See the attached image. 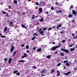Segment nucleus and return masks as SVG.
<instances>
[{
	"mask_svg": "<svg viewBox=\"0 0 77 77\" xmlns=\"http://www.w3.org/2000/svg\"><path fill=\"white\" fill-rule=\"evenodd\" d=\"M47 29V28L45 27V28H44L43 29V30H45Z\"/></svg>",
	"mask_w": 77,
	"mask_h": 77,
	"instance_id": "nucleus-41",
	"label": "nucleus"
},
{
	"mask_svg": "<svg viewBox=\"0 0 77 77\" xmlns=\"http://www.w3.org/2000/svg\"><path fill=\"white\" fill-rule=\"evenodd\" d=\"M21 47H24V45L22 44L21 45Z\"/></svg>",
	"mask_w": 77,
	"mask_h": 77,
	"instance_id": "nucleus-51",
	"label": "nucleus"
},
{
	"mask_svg": "<svg viewBox=\"0 0 77 77\" xmlns=\"http://www.w3.org/2000/svg\"><path fill=\"white\" fill-rule=\"evenodd\" d=\"M60 72H58V76L60 75Z\"/></svg>",
	"mask_w": 77,
	"mask_h": 77,
	"instance_id": "nucleus-45",
	"label": "nucleus"
},
{
	"mask_svg": "<svg viewBox=\"0 0 77 77\" xmlns=\"http://www.w3.org/2000/svg\"><path fill=\"white\" fill-rule=\"evenodd\" d=\"M6 36L4 35H2L1 36V38H5Z\"/></svg>",
	"mask_w": 77,
	"mask_h": 77,
	"instance_id": "nucleus-40",
	"label": "nucleus"
},
{
	"mask_svg": "<svg viewBox=\"0 0 77 77\" xmlns=\"http://www.w3.org/2000/svg\"><path fill=\"white\" fill-rule=\"evenodd\" d=\"M6 17H9V15H8V14H7L6 15Z\"/></svg>",
	"mask_w": 77,
	"mask_h": 77,
	"instance_id": "nucleus-63",
	"label": "nucleus"
},
{
	"mask_svg": "<svg viewBox=\"0 0 77 77\" xmlns=\"http://www.w3.org/2000/svg\"><path fill=\"white\" fill-rule=\"evenodd\" d=\"M39 12H38L39 14H41L42 12V8H40L39 9Z\"/></svg>",
	"mask_w": 77,
	"mask_h": 77,
	"instance_id": "nucleus-6",
	"label": "nucleus"
},
{
	"mask_svg": "<svg viewBox=\"0 0 77 77\" xmlns=\"http://www.w3.org/2000/svg\"><path fill=\"white\" fill-rule=\"evenodd\" d=\"M35 15H32V19L33 20V19H35Z\"/></svg>",
	"mask_w": 77,
	"mask_h": 77,
	"instance_id": "nucleus-25",
	"label": "nucleus"
},
{
	"mask_svg": "<svg viewBox=\"0 0 77 77\" xmlns=\"http://www.w3.org/2000/svg\"><path fill=\"white\" fill-rule=\"evenodd\" d=\"M10 23L11 24H13V23L12 22H10Z\"/></svg>",
	"mask_w": 77,
	"mask_h": 77,
	"instance_id": "nucleus-57",
	"label": "nucleus"
},
{
	"mask_svg": "<svg viewBox=\"0 0 77 77\" xmlns=\"http://www.w3.org/2000/svg\"><path fill=\"white\" fill-rule=\"evenodd\" d=\"M60 33H61V34H62V33H63V31L60 32Z\"/></svg>",
	"mask_w": 77,
	"mask_h": 77,
	"instance_id": "nucleus-46",
	"label": "nucleus"
},
{
	"mask_svg": "<svg viewBox=\"0 0 77 77\" xmlns=\"http://www.w3.org/2000/svg\"><path fill=\"white\" fill-rule=\"evenodd\" d=\"M61 50L62 51H65L66 53H69V51L67 50L66 49H63L62 48H61Z\"/></svg>",
	"mask_w": 77,
	"mask_h": 77,
	"instance_id": "nucleus-1",
	"label": "nucleus"
},
{
	"mask_svg": "<svg viewBox=\"0 0 77 77\" xmlns=\"http://www.w3.org/2000/svg\"><path fill=\"white\" fill-rule=\"evenodd\" d=\"M39 21H40L41 22H43V20L41 19H40L39 20Z\"/></svg>",
	"mask_w": 77,
	"mask_h": 77,
	"instance_id": "nucleus-26",
	"label": "nucleus"
},
{
	"mask_svg": "<svg viewBox=\"0 0 77 77\" xmlns=\"http://www.w3.org/2000/svg\"><path fill=\"white\" fill-rule=\"evenodd\" d=\"M57 48H58V46H56L54 47H52L51 48V50H52L53 51L55 50H56V49Z\"/></svg>",
	"mask_w": 77,
	"mask_h": 77,
	"instance_id": "nucleus-4",
	"label": "nucleus"
},
{
	"mask_svg": "<svg viewBox=\"0 0 77 77\" xmlns=\"http://www.w3.org/2000/svg\"><path fill=\"white\" fill-rule=\"evenodd\" d=\"M20 74V72H18L17 73L16 75H19Z\"/></svg>",
	"mask_w": 77,
	"mask_h": 77,
	"instance_id": "nucleus-30",
	"label": "nucleus"
},
{
	"mask_svg": "<svg viewBox=\"0 0 77 77\" xmlns=\"http://www.w3.org/2000/svg\"><path fill=\"white\" fill-rule=\"evenodd\" d=\"M60 54H61V55L62 56H64V54H63V53H61Z\"/></svg>",
	"mask_w": 77,
	"mask_h": 77,
	"instance_id": "nucleus-34",
	"label": "nucleus"
},
{
	"mask_svg": "<svg viewBox=\"0 0 77 77\" xmlns=\"http://www.w3.org/2000/svg\"><path fill=\"white\" fill-rule=\"evenodd\" d=\"M2 13H3V14H6V12H5L4 11H3Z\"/></svg>",
	"mask_w": 77,
	"mask_h": 77,
	"instance_id": "nucleus-27",
	"label": "nucleus"
},
{
	"mask_svg": "<svg viewBox=\"0 0 77 77\" xmlns=\"http://www.w3.org/2000/svg\"><path fill=\"white\" fill-rule=\"evenodd\" d=\"M51 55H48L47 57V58L48 59H50L51 58Z\"/></svg>",
	"mask_w": 77,
	"mask_h": 77,
	"instance_id": "nucleus-11",
	"label": "nucleus"
},
{
	"mask_svg": "<svg viewBox=\"0 0 77 77\" xmlns=\"http://www.w3.org/2000/svg\"><path fill=\"white\" fill-rule=\"evenodd\" d=\"M51 10H53L54 9V7H52L51 8Z\"/></svg>",
	"mask_w": 77,
	"mask_h": 77,
	"instance_id": "nucleus-33",
	"label": "nucleus"
},
{
	"mask_svg": "<svg viewBox=\"0 0 77 77\" xmlns=\"http://www.w3.org/2000/svg\"><path fill=\"white\" fill-rule=\"evenodd\" d=\"M66 65L67 66H70V64H69V63H66Z\"/></svg>",
	"mask_w": 77,
	"mask_h": 77,
	"instance_id": "nucleus-9",
	"label": "nucleus"
},
{
	"mask_svg": "<svg viewBox=\"0 0 77 77\" xmlns=\"http://www.w3.org/2000/svg\"><path fill=\"white\" fill-rule=\"evenodd\" d=\"M58 13H59L60 14H62V10H60L59 11H58Z\"/></svg>",
	"mask_w": 77,
	"mask_h": 77,
	"instance_id": "nucleus-15",
	"label": "nucleus"
},
{
	"mask_svg": "<svg viewBox=\"0 0 77 77\" xmlns=\"http://www.w3.org/2000/svg\"><path fill=\"white\" fill-rule=\"evenodd\" d=\"M22 27H23V28H25V29H26V27L25 26H24V25L22 24Z\"/></svg>",
	"mask_w": 77,
	"mask_h": 77,
	"instance_id": "nucleus-12",
	"label": "nucleus"
},
{
	"mask_svg": "<svg viewBox=\"0 0 77 77\" xmlns=\"http://www.w3.org/2000/svg\"><path fill=\"white\" fill-rule=\"evenodd\" d=\"M46 14H48V11L46 12Z\"/></svg>",
	"mask_w": 77,
	"mask_h": 77,
	"instance_id": "nucleus-60",
	"label": "nucleus"
},
{
	"mask_svg": "<svg viewBox=\"0 0 77 77\" xmlns=\"http://www.w3.org/2000/svg\"><path fill=\"white\" fill-rule=\"evenodd\" d=\"M44 33V31H41L40 32V34H43Z\"/></svg>",
	"mask_w": 77,
	"mask_h": 77,
	"instance_id": "nucleus-19",
	"label": "nucleus"
},
{
	"mask_svg": "<svg viewBox=\"0 0 77 77\" xmlns=\"http://www.w3.org/2000/svg\"><path fill=\"white\" fill-rule=\"evenodd\" d=\"M24 56L25 57H27V55L26 54V53H24Z\"/></svg>",
	"mask_w": 77,
	"mask_h": 77,
	"instance_id": "nucleus-23",
	"label": "nucleus"
},
{
	"mask_svg": "<svg viewBox=\"0 0 77 77\" xmlns=\"http://www.w3.org/2000/svg\"><path fill=\"white\" fill-rule=\"evenodd\" d=\"M11 5H9L8 7L9 9H11Z\"/></svg>",
	"mask_w": 77,
	"mask_h": 77,
	"instance_id": "nucleus-50",
	"label": "nucleus"
},
{
	"mask_svg": "<svg viewBox=\"0 0 77 77\" xmlns=\"http://www.w3.org/2000/svg\"><path fill=\"white\" fill-rule=\"evenodd\" d=\"M36 4L37 5H39L38 3V2H37L36 3Z\"/></svg>",
	"mask_w": 77,
	"mask_h": 77,
	"instance_id": "nucleus-37",
	"label": "nucleus"
},
{
	"mask_svg": "<svg viewBox=\"0 0 77 77\" xmlns=\"http://www.w3.org/2000/svg\"><path fill=\"white\" fill-rule=\"evenodd\" d=\"M77 11L75 12L74 10H73L72 11V14H73L75 16H76V15H77Z\"/></svg>",
	"mask_w": 77,
	"mask_h": 77,
	"instance_id": "nucleus-2",
	"label": "nucleus"
},
{
	"mask_svg": "<svg viewBox=\"0 0 77 77\" xmlns=\"http://www.w3.org/2000/svg\"><path fill=\"white\" fill-rule=\"evenodd\" d=\"M70 73H71V71H69L68 72L66 73V75H68V74H70Z\"/></svg>",
	"mask_w": 77,
	"mask_h": 77,
	"instance_id": "nucleus-10",
	"label": "nucleus"
},
{
	"mask_svg": "<svg viewBox=\"0 0 77 77\" xmlns=\"http://www.w3.org/2000/svg\"><path fill=\"white\" fill-rule=\"evenodd\" d=\"M16 53V51H15L14 52V54H15Z\"/></svg>",
	"mask_w": 77,
	"mask_h": 77,
	"instance_id": "nucleus-61",
	"label": "nucleus"
},
{
	"mask_svg": "<svg viewBox=\"0 0 77 77\" xmlns=\"http://www.w3.org/2000/svg\"><path fill=\"white\" fill-rule=\"evenodd\" d=\"M61 65H62V63H59L58 64V66H60Z\"/></svg>",
	"mask_w": 77,
	"mask_h": 77,
	"instance_id": "nucleus-36",
	"label": "nucleus"
},
{
	"mask_svg": "<svg viewBox=\"0 0 77 77\" xmlns=\"http://www.w3.org/2000/svg\"><path fill=\"white\" fill-rule=\"evenodd\" d=\"M9 64H11V61L10 60V59L9 60Z\"/></svg>",
	"mask_w": 77,
	"mask_h": 77,
	"instance_id": "nucleus-28",
	"label": "nucleus"
},
{
	"mask_svg": "<svg viewBox=\"0 0 77 77\" xmlns=\"http://www.w3.org/2000/svg\"><path fill=\"white\" fill-rule=\"evenodd\" d=\"M17 72H18V70L15 71L13 72V73H14V74H15V73H17Z\"/></svg>",
	"mask_w": 77,
	"mask_h": 77,
	"instance_id": "nucleus-18",
	"label": "nucleus"
},
{
	"mask_svg": "<svg viewBox=\"0 0 77 77\" xmlns=\"http://www.w3.org/2000/svg\"><path fill=\"white\" fill-rule=\"evenodd\" d=\"M42 30V29H40L38 30V32H41Z\"/></svg>",
	"mask_w": 77,
	"mask_h": 77,
	"instance_id": "nucleus-35",
	"label": "nucleus"
},
{
	"mask_svg": "<svg viewBox=\"0 0 77 77\" xmlns=\"http://www.w3.org/2000/svg\"><path fill=\"white\" fill-rule=\"evenodd\" d=\"M41 51V49L40 48V49H38L37 50V51Z\"/></svg>",
	"mask_w": 77,
	"mask_h": 77,
	"instance_id": "nucleus-24",
	"label": "nucleus"
},
{
	"mask_svg": "<svg viewBox=\"0 0 77 77\" xmlns=\"http://www.w3.org/2000/svg\"><path fill=\"white\" fill-rule=\"evenodd\" d=\"M69 47H72V45H69Z\"/></svg>",
	"mask_w": 77,
	"mask_h": 77,
	"instance_id": "nucleus-42",
	"label": "nucleus"
},
{
	"mask_svg": "<svg viewBox=\"0 0 77 77\" xmlns=\"http://www.w3.org/2000/svg\"><path fill=\"white\" fill-rule=\"evenodd\" d=\"M11 60H11H12V59H11V58H10L9 59V60Z\"/></svg>",
	"mask_w": 77,
	"mask_h": 77,
	"instance_id": "nucleus-52",
	"label": "nucleus"
},
{
	"mask_svg": "<svg viewBox=\"0 0 77 77\" xmlns=\"http://www.w3.org/2000/svg\"><path fill=\"white\" fill-rule=\"evenodd\" d=\"M72 36H74V35H75V34H74V33H72Z\"/></svg>",
	"mask_w": 77,
	"mask_h": 77,
	"instance_id": "nucleus-53",
	"label": "nucleus"
},
{
	"mask_svg": "<svg viewBox=\"0 0 77 77\" xmlns=\"http://www.w3.org/2000/svg\"><path fill=\"white\" fill-rule=\"evenodd\" d=\"M25 57L24 56H22L21 57V58L23 59V58H24Z\"/></svg>",
	"mask_w": 77,
	"mask_h": 77,
	"instance_id": "nucleus-47",
	"label": "nucleus"
},
{
	"mask_svg": "<svg viewBox=\"0 0 77 77\" xmlns=\"http://www.w3.org/2000/svg\"><path fill=\"white\" fill-rule=\"evenodd\" d=\"M60 26H62V24H59L58 26V27H60Z\"/></svg>",
	"mask_w": 77,
	"mask_h": 77,
	"instance_id": "nucleus-48",
	"label": "nucleus"
},
{
	"mask_svg": "<svg viewBox=\"0 0 77 77\" xmlns=\"http://www.w3.org/2000/svg\"><path fill=\"white\" fill-rule=\"evenodd\" d=\"M72 8H73V6L71 5L69 9H72Z\"/></svg>",
	"mask_w": 77,
	"mask_h": 77,
	"instance_id": "nucleus-29",
	"label": "nucleus"
},
{
	"mask_svg": "<svg viewBox=\"0 0 77 77\" xmlns=\"http://www.w3.org/2000/svg\"><path fill=\"white\" fill-rule=\"evenodd\" d=\"M4 60L5 62H6L8 60V58H5Z\"/></svg>",
	"mask_w": 77,
	"mask_h": 77,
	"instance_id": "nucleus-31",
	"label": "nucleus"
},
{
	"mask_svg": "<svg viewBox=\"0 0 77 77\" xmlns=\"http://www.w3.org/2000/svg\"><path fill=\"white\" fill-rule=\"evenodd\" d=\"M77 67H75V68L73 69L74 70V71H75V70H76L77 69Z\"/></svg>",
	"mask_w": 77,
	"mask_h": 77,
	"instance_id": "nucleus-38",
	"label": "nucleus"
},
{
	"mask_svg": "<svg viewBox=\"0 0 77 77\" xmlns=\"http://www.w3.org/2000/svg\"><path fill=\"white\" fill-rule=\"evenodd\" d=\"M36 38V36H35L34 37H33L32 38V41H33V40H34L35 39V38Z\"/></svg>",
	"mask_w": 77,
	"mask_h": 77,
	"instance_id": "nucleus-16",
	"label": "nucleus"
},
{
	"mask_svg": "<svg viewBox=\"0 0 77 77\" xmlns=\"http://www.w3.org/2000/svg\"><path fill=\"white\" fill-rule=\"evenodd\" d=\"M18 62H22V63H24V60H18Z\"/></svg>",
	"mask_w": 77,
	"mask_h": 77,
	"instance_id": "nucleus-7",
	"label": "nucleus"
},
{
	"mask_svg": "<svg viewBox=\"0 0 77 77\" xmlns=\"http://www.w3.org/2000/svg\"><path fill=\"white\" fill-rule=\"evenodd\" d=\"M34 50H35V49H36V48L35 47L33 48Z\"/></svg>",
	"mask_w": 77,
	"mask_h": 77,
	"instance_id": "nucleus-62",
	"label": "nucleus"
},
{
	"mask_svg": "<svg viewBox=\"0 0 77 77\" xmlns=\"http://www.w3.org/2000/svg\"><path fill=\"white\" fill-rule=\"evenodd\" d=\"M51 29H52V28H49L48 29V31L50 30H51Z\"/></svg>",
	"mask_w": 77,
	"mask_h": 77,
	"instance_id": "nucleus-43",
	"label": "nucleus"
},
{
	"mask_svg": "<svg viewBox=\"0 0 77 77\" xmlns=\"http://www.w3.org/2000/svg\"><path fill=\"white\" fill-rule=\"evenodd\" d=\"M47 69H45L41 72V73H42V74H43V72H45V73H46V72H47Z\"/></svg>",
	"mask_w": 77,
	"mask_h": 77,
	"instance_id": "nucleus-5",
	"label": "nucleus"
},
{
	"mask_svg": "<svg viewBox=\"0 0 77 77\" xmlns=\"http://www.w3.org/2000/svg\"><path fill=\"white\" fill-rule=\"evenodd\" d=\"M32 68H36V67L35 66H33L32 67Z\"/></svg>",
	"mask_w": 77,
	"mask_h": 77,
	"instance_id": "nucleus-44",
	"label": "nucleus"
},
{
	"mask_svg": "<svg viewBox=\"0 0 77 77\" xmlns=\"http://www.w3.org/2000/svg\"><path fill=\"white\" fill-rule=\"evenodd\" d=\"M74 62H77V60H74Z\"/></svg>",
	"mask_w": 77,
	"mask_h": 77,
	"instance_id": "nucleus-56",
	"label": "nucleus"
},
{
	"mask_svg": "<svg viewBox=\"0 0 77 77\" xmlns=\"http://www.w3.org/2000/svg\"><path fill=\"white\" fill-rule=\"evenodd\" d=\"M26 52H27V53H30V51L27 50L26 51Z\"/></svg>",
	"mask_w": 77,
	"mask_h": 77,
	"instance_id": "nucleus-55",
	"label": "nucleus"
},
{
	"mask_svg": "<svg viewBox=\"0 0 77 77\" xmlns=\"http://www.w3.org/2000/svg\"><path fill=\"white\" fill-rule=\"evenodd\" d=\"M54 71H55L54 70V69H52L51 71V74H53V72H54Z\"/></svg>",
	"mask_w": 77,
	"mask_h": 77,
	"instance_id": "nucleus-8",
	"label": "nucleus"
},
{
	"mask_svg": "<svg viewBox=\"0 0 77 77\" xmlns=\"http://www.w3.org/2000/svg\"><path fill=\"white\" fill-rule=\"evenodd\" d=\"M7 30V27H6V26H5V29H4V30H5V32H6V31Z\"/></svg>",
	"mask_w": 77,
	"mask_h": 77,
	"instance_id": "nucleus-21",
	"label": "nucleus"
},
{
	"mask_svg": "<svg viewBox=\"0 0 77 77\" xmlns=\"http://www.w3.org/2000/svg\"><path fill=\"white\" fill-rule=\"evenodd\" d=\"M75 50V49L74 48H72L70 49V51H74Z\"/></svg>",
	"mask_w": 77,
	"mask_h": 77,
	"instance_id": "nucleus-17",
	"label": "nucleus"
},
{
	"mask_svg": "<svg viewBox=\"0 0 77 77\" xmlns=\"http://www.w3.org/2000/svg\"><path fill=\"white\" fill-rule=\"evenodd\" d=\"M75 22V20H73L72 21V23H74Z\"/></svg>",
	"mask_w": 77,
	"mask_h": 77,
	"instance_id": "nucleus-59",
	"label": "nucleus"
},
{
	"mask_svg": "<svg viewBox=\"0 0 77 77\" xmlns=\"http://www.w3.org/2000/svg\"><path fill=\"white\" fill-rule=\"evenodd\" d=\"M42 20L43 21L44 20V19L42 17Z\"/></svg>",
	"mask_w": 77,
	"mask_h": 77,
	"instance_id": "nucleus-64",
	"label": "nucleus"
},
{
	"mask_svg": "<svg viewBox=\"0 0 77 77\" xmlns=\"http://www.w3.org/2000/svg\"><path fill=\"white\" fill-rule=\"evenodd\" d=\"M66 62H68V61H64V63H66Z\"/></svg>",
	"mask_w": 77,
	"mask_h": 77,
	"instance_id": "nucleus-49",
	"label": "nucleus"
},
{
	"mask_svg": "<svg viewBox=\"0 0 77 77\" xmlns=\"http://www.w3.org/2000/svg\"><path fill=\"white\" fill-rule=\"evenodd\" d=\"M55 5H58V2H55Z\"/></svg>",
	"mask_w": 77,
	"mask_h": 77,
	"instance_id": "nucleus-39",
	"label": "nucleus"
},
{
	"mask_svg": "<svg viewBox=\"0 0 77 77\" xmlns=\"http://www.w3.org/2000/svg\"><path fill=\"white\" fill-rule=\"evenodd\" d=\"M14 3L15 4V5H17V1L15 0L14 1Z\"/></svg>",
	"mask_w": 77,
	"mask_h": 77,
	"instance_id": "nucleus-14",
	"label": "nucleus"
},
{
	"mask_svg": "<svg viewBox=\"0 0 77 77\" xmlns=\"http://www.w3.org/2000/svg\"><path fill=\"white\" fill-rule=\"evenodd\" d=\"M66 41L64 40H63V41H62V42L63 43H64Z\"/></svg>",
	"mask_w": 77,
	"mask_h": 77,
	"instance_id": "nucleus-32",
	"label": "nucleus"
},
{
	"mask_svg": "<svg viewBox=\"0 0 77 77\" xmlns=\"http://www.w3.org/2000/svg\"><path fill=\"white\" fill-rule=\"evenodd\" d=\"M60 44H61L60 43V45L58 46V47H59L60 46Z\"/></svg>",
	"mask_w": 77,
	"mask_h": 77,
	"instance_id": "nucleus-58",
	"label": "nucleus"
},
{
	"mask_svg": "<svg viewBox=\"0 0 77 77\" xmlns=\"http://www.w3.org/2000/svg\"><path fill=\"white\" fill-rule=\"evenodd\" d=\"M11 47H12V48L11 49L10 51H11V53H12V52H13V50H14V46L13 45H11Z\"/></svg>",
	"mask_w": 77,
	"mask_h": 77,
	"instance_id": "nucleus-3",
	"label": "nucleus"
},
{
	"mask_svg": "<svg viewBox=\"0 0 77 77\" xmlns=\"http://www.w3.org/2000/svg\"><path fill=\"white\" fill-rule=\"evenodd\" d=\"M33 36H35V35H36V36H38V35L37 34V33H36L33 34Z\"/></svg>",
	"mask_w": 77,
	"mask_h": 77,
	"instance_id": "nucleus-22",
	"label": "nucleus"
},
{
	"mask_svg": "<svg viewBox=\"0 0 77 77\" xmlns=\"http://www.w3.org/2000/svg\"><path fill=\"white\" fill-rule=\"evenodd\" d=\"M69 18H71L72 17V15L71 14H69L68 16Z\"/></svg>",
	"mask_w": 77,
	"mask_h": 77,
	"instance_id": "nucleus-13",
	"label": "nucleus"
},
{
	"mask_svg": "<svg viewBox=\"0 0 77 77\" xmlns=\"http://www.w3.org/2000/svg\"><path fill=\"white\" fill-rule=\"evenodd\" d=\"M56 53H57V51L55 52L54 53V54H56Z\"/></svg>",
	"mask_w": 77,
	"mask_h": 77,
	"instance_id": "nucleus-54",
	"label": "nucleus"
},
{
	"mask_svg": "<svg viewBox=\"0 0 77 77\" xmlns=\"http://www.w3.org/2000/svg\"><path fill=\"white\" fill-rule=\"evenodd\" d=\"M29 46L28 45H26V49H29Z\"/></svg>",
	"mask_w": 77,
	"mask_h": 77,
	"instance_id": "nucleus-20",
	"label": "nucleus"
}]
</instances>
